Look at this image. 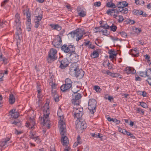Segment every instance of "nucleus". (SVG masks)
<instances>
[{
  "mask_svg": "<svg viewBox=\"0 0 151 151\" xmlns=\"http://www.w3.org/2000/svg\"><path fill=\"white\" fill-rule=\"evenodd\" d=\"M100 27L103 28L105 29H107L109 28L110 26L108 25L107 24H101V26H100Z\"/></svg>",
  "mask_w": 151,
  "mask_h": 151,
  "instance_id": "40",
  "label": "nucleus"
},
{
  "mask_svg": "<svg viewBox=\"0 0 151 151\" xmlns=\"http://www.w3.org/2000/svg\"><path fill=\"white\" fill-rule=\"evenodd\" d=\"M98 133H91L90 135L92 137H93L97 138Z\"/></svg>",
  "mask_w": 151,
  "mask_h": 151,
  "instance_id": "57",
  "label": "nucleus"
},
{
  "mask_svg": "<svg viewBox=\"0 0 151 151\" xmlns=\"http://www.w3.org/2000/svg\"><path fill=\"white\" fill-rule=\"evenodd\" d=\"M65 84L72 87V82L70 79L67 78L65 79Z\"/></svg>",
  "mask_w": 151,
  "mask_h": 151,
  "instance_id": "31",
  "label": "nucleus"
},
{
  "mask_svg": "<svg viewBox=\"0 0 151 151\" xmlns=\"http://www.w3.org/2000/svg\"><path fill=\"white\" fill-rule=\"evenodd\" d=\"M36 133L35 132L31 131L30 132V138L32 139H35L36 137L37 136L36 135Z\"/></svg>",
  "mask_w": 151,
  "mask_h": 151,
  "instance_id": "32",
  "label": "nucleus"
},
{
  "mask_svg": "<svg viewBox=\"0 0 151 151\" xmlns=\"http://www.w3.org/2000/svg\"><path fill=\"white\" fill-rule=\"evenodd\" d=\"M9 0H4L3 2H2L1 4V6H4L6 4Z\"/></svg>",
  "mask_w": 151,
  "mask_h": 151,
  "instance_id": "48",
  "label": "nucleus"
},
{
  "mask_svg": "<svg viewBox=\"0 0 151 151\" xmlns=\"http://www.w3.org/2000/svg\"><path fill=\"white\" fill-rule=\"evenodd\" d=\"M76 128L78 133H81L86 128L87 124L85 121H81L80 119H77L75 122Z\"/></svg>",
  "mask_w": 151,
  "mask_h": 151,
  "instance_id": "4",
  "label": "nucleus"
},
{
  "mask_svg": "<svg viewBox=\"0 0 151 151\" xmlns=\"http://www.w3.org/2000/svg\"><path fill=\"white\" fill-rule=\"evenodd\" d=\"M0 61H2L5 64H6L7 63V59L4 57H3Z\"/></svg>",
  "mask_w": 151,
  "mask_h": 151,
  "instance_id": "51",
  "label": "nucleus"
},
{
  "mask_svg": "<svg viewBox=\"0 0 151 151\" xmlns=\"http://www.w3.org/2000/svg\"><path fill=\"white\" fill-rule=\"evenodd\" d=\"M126 134L128 136H130L131 138H132L133 139L135 138V137L134 136L133 134L130 133L129 132H127Z\"/></svg>",
  "mask_w": 151,
  "mask_h": 151,
  "instance_id": "53",
  "label": "nucleus"
},
{
  "mask_svg": "<svg viewBox=\"0 0 151 151\" xmlns=\"http://www.w3.org/2000/svg\"><path fill=\"white\" fill-rule=\"evenodd\" d=\"M20 18L19 14L18 13H16L15 16V20L14 23V26L15 27H21Z\"/></svg>",
  "mask_w": 151,
  "mask_h": 151,
  "instance_id": "16",
  "label": "nucleus"
},
{
  "mask_svg": "<svg viewBox=\"0 0 151 151\" xmlns=\"http://www.w3.org/2000/svg\"><path fill=\"white\" fill-rule=\"evenodd\" d=\"M52 43L55 47L59 48L62 44V40L60 37L58 35H57L53 40Z\"/></svg>",
  "mask_w": 151,
  "mask_h": 151,
  "instance_id": "10",
  "label": "nucleus"
},
{
  "mask_svg": "<svg viewBox=\"0 0 151 151\" xmlns=\"http://www.w3.org/2000/svg\"><path fill=\"white\" fill-rule=\"evenodd\" d=\"M101 32H102L104 35L106 36L108 35L109 34V32L106 30L101 31Z\"/></svg>",
  "mask_w": 151,
  "mask_h": 151,
  "instance_id": "50",
  "label": "nucleus"
},
{
  "mask_svg": "<svg viewBox=\"0 0 151 151\" xmlns=\"http://www.w3.org/2000/svg\"><path fill=\"white\" fill-rule=\"evenodd\" d=\"M49 104L47 103H45L42 108V110L44 115L43 116H40L39 120L40 123L43 125L49 126L50 125V120L49 116L50 113V110L49 107Z\"/></svg>",
  "mask_w": 151,
  "mask_h": 151,
  "instance_id": "2",
  "label": "nucleus"
},
{
  "mask_svg": "<svg viewBox=\"0 0 151 151\" xmlns=\"http://www.w3.org/2000/svg\"><path fill=\"white\" fill-rule=\"evenodd\" d=\"M10 140L9 138H6L3 139V141L0 142V147L4 148L6 147L8 145V142Z\"/></svg>",
  "mask_w": 151,
  "mask_h": 151,
  "instance_id": "18",
  "label": "nucleus"
},
{
  "mask_svg": "<svg viewBox=\"0 0 151 151\" xmlns=\"http://www.w3.org/2000/svg\"><path fill=\"white\" fill-rule=\"evenodd\" d=\"M112 73L110 72L109 70H107L106 71H105V72H104V73L106 74L111 76H112Z\"/></svg>",
  "mask_w": 151,
  "mask_h": 151,
  "instance_id": "58",
  "label": "nucleus"
},
{
  "mask_svg": "<svg viewBox=\"0 0 151 151\" xmlns=\"http://www.w3.org/2000/svg\"><path fill=\"white\" fill-rule=\"evenodd\" d=\"M111 30L113 32H115L116 31L117 29V27L114 24H113L111 26L109 27Z\"/></svg>",
  "mask_w": 151,
  "mask_h": 151,
  "instance_id": "41",
  "label": "nucleus"
},
{
  "mask_svg": "<svg viewBox=\"0 0 151 151\" xmlns=\"http://www.w3.org/2000/svg\"><path fill=\"white\" fill-rule=\"evenodd\" d=\"M111 40H113L114 41H118L119 40V38H118L116 37H114L112 36L111 37Z\"/></svg>",
  "mask_w": 151,
  "mask_h": 151,
  "instance_id": "63",
  "label": "nucleus"
},
{
  "mask_svg": "<svg viewBox=\"0 0 151 151\" xmlns=\"http://www.w3.org/2000/svg\"><path fill=\"white\" fill-rule=\"evenodd\" d=\"M26 126L30 129L35 128V124L34 118H30L29 122L26 123Z\"/></svg>",
  "mask_w": 151,
  "mask_h": 151,
  "instance_id": "15",
  "label": "nucleus"
},
{
  "mask_svg": "<svg viewBox=\"0 0 151 151\" xmlns=\"http://www.w3.org/2000/svg\"><path fill=\"white\" fill-rule=\"evenodd\" d=\"M77 143H78L79 145L81 144L82 143V141L81 139V138L80 136L78 135L77 138Z\"/></svg>",
  "mask_w": 151,
  "mask_h": 151,
  "instance_id": "44",
  "label": "nucleus"
},
{
  "mask_svg": "<svg viewBox=\"0 0 151 151\" xmlns=\"http://www.w3.org/2000/svg\"><path fill=\"white\" fill-rule=\"evenodd\" d=\"M109 53L110 54L109 58H114V56H116V54L115 53V52L112 50H110Z\"/></svg>",
  "mask_w": 151,
  "mask_h": 151,
  "instance_id": "33",
  "label": "nucleus"
},
{
  "mask_svg": "<svg viewBox=\"0 0 151 151\" xmlns=\"http://www.w3.org/2000/svg\"><path fill=\"white\" fill-rule=\"evenodd\" d=\"M137 49L135 48L133 51H132V53H133L134 52H136V54H133V55L135 56H137L138 55V54H139L138 52L137 51Z\"/></svg>",
  "mask_w": 151,
  "mask_h": 151,
  "instance_id": "49",
  "label": "nucleus"
},
{
  "mask_svg": "<svg viewBox=\"0 0 151 151\" xmlns=\"http://www.w3.org/2000/svg\"><path fill=\"white\" fill-rule=\"evenodd\" d=\"M119 13L121 12L122 13L126 14L128 12V9L127 8H123L121 9H118Z\"/></svg>",
  "mask_w": 151,
  "mask_h": 151,
  "instance_id": "34",
  "label": "nucleus"
},
{
  "mask_svg": "<svg viewBox=\"0 0 151 151\" xmlns=\"http://www.w3.org/2000/svg\"><path fill=\"white\" fill-rule=\"evenodd\" d=\"M135 30L136 32L137 33H140L141 31V29L140 28H136Z\"/></svg>",
  "mask_w": 151,
  "mask_h": 151,
  "instance_id": "64",
  "label": "nucleus"
},
{
  "mask_svg": "<svg viewBox=\"0 0 151 151\" xmlns=\"http://www.w3.org/2000/svg\"><path fill=\"white\" fill-rule=\"evenodd\" d=\"M118 130L119 132H121L124 134H126L127 132H128L125 129H122L120 127H119Z\"/></svg>",
  "mask_w": 151,
  "mask_h": 151,
  "instance_id": "38",
  "label": "nucleus"
},
{
  "mask_svg": "<svg viewBox=\"0 0 151 151\" xmlns=\"http://www.w3.org/2000/svg\"><path fill=\"white\" fill-rule=\"evenodd\" d=\"M50 26H51L52 28H53V29H56L58 31L60 30L61 29V27L58 24L54 25L53 24H51L50 25Z\"/></svg>",
  "mask_w": 151,
  "mask_h": 151,
  "instance_id": "29",
  "label": "nucleus"
},
{
  "mask_svg": "<svg viewBox=\"0 0 151 151\" xmlns=\"http://www.w3.org/2000/svg\"><path fill=\"white\" fill-rule=\"evenodd\" d=\"M105 64H106L107 66H109L110 65V63L109 62V60H106V61H104L103 63V65H104Z\"/></svg>",
  "mask_w": 151,
  "mask_h": 151,
  "instance_id": "62",
  "label": "nucleus"
},
{
  "mask_svg": "<svg viewBox=\"0 0 151 151\" xmlns=\"http://www.w3.org/2000/svg\"><path fill=\"white\" fill-rule=\"evenodd\" d=\"M99 56V54L96 51H95L92 54L91 57L93 58L98 57Z\"/></svg>",
  "mask_w": 151,
  "mask_h": 151,
  "instance_id": "39",
  "label": "nucleus"
},
{
  "mask_svg": "<svg viewBox=\"0 0 151 151\" xmlns=\"http://www.w3.org/2000/svg\"><path fill=\"white\" fill-rule=\"evenodd\" d=\"M96 100L94 99H90L89 101L88 108L92 114H94L96 111Z\"/></svg>",
  "mask_w": 151,
  "mask_h": 151,
  "instance_id": "8",
  "label": "nucleus"
},
{
  "mask_svg": "<svg viewBox=\"0 0 151 151\" xmlns=\"http://www.w3.org/2000/svg\"><path fill=\"white\" fill-rule=\"evenodd\" d=\"M79 16L84 17L86 14V11L85 9L83 7L78 6L77 9Z\"/></svg>",
  "mask_w": 151,
  "mask_h": 151,
  "instance_id": "13",
  "label": "nucleus"
},
{
  "mask_svg": "<svg viewBox=\"0 0 151 151\" xmlns=\"http://www.w3.org/2000/svg\"><path fill=\"white\" fill-rule=\"evenodd\" d=\"M73 75L72 76H75L76 78L79 79H81L83 77L84 74V72L82 70L78 69L76 71Z\"/></svg>",
  "mask_w": 151,
  "mask_h": 151,
  "instance_id": "12",
  "label": "nucleus"
},
{
  "mask_svg": "<svg viewBox=\"0 0 151 151\" xmlns=\"http://www.w3.org/2000/svg\"><path fill=\"white\" fill-rule=\"evenodd\" d=\"M140 106L146 108L147 107V106L146 104L144 102H140Z\"/></svg>",
  "mask_w": 151,
  "mask_h": 151,
  "instance_id": "45",
  "label": "nucleus"
},
{
  "mask_svg": "<svg viewBox=\"0 0 151 151\" xmlns=\"http://www.w3.org/2000/svg\"><path fill=\"white\" fill-rule=\"evenodd\" d=\"M52 95L54 99L56 102H58V101L59 99V96L57 94L56 91H55L54 92H52Z\"/></svg>",
  "mask_w": 151,
  "mask_h": 151,
  "instance_id": "28",
  "label": "nucleus"
},
{
  "mask_svg": "<svg viewBox=\"0 0 151 151\" xmlns=\"http://www.w3.org/2000/svg\"><path fill=\"white\" fill-rule=\"evenodd\" d=\"M75 47L73 45H67L66 44H64L61 47L62 50L65 53H69V56H71L75 50Z\"/></svg>",
  "mask_w": 151,
  "mask_h": 151,
  "instance_id": "5",
  "label": "nucleus"
},
{
  "mask_svg": "<svg viewBox=\"0 0 151 151\" xmlns=\"http://www.w3.org/2000/svg\"><path fill=\"white\" fill-rule=\"evenodd\" d=\"M81 88L78 86H73L71 87V90L72 92L74 94L77 93L79 91Z\"/></svg>",
  "mask_w": 151,
  "mask_h": 151,
  "instance_id": "25",
  "label": "nucleus"
},
{
  "mask_svg": "<svg viewBox=\"0 0 151 151\" xmlns=\"http://www.w3.org/2000/svg\"><path fill=\"white\" fill-rule=\"evenodd\" d=\"M50 84H51V88L52 89L55 88L56 86L55 84L53 83L52 81V82H50Z\"/></svg>",
  "mask_w": 151,
  "mask_h": 151,
  "instance_id": "59",
  "label": "nucleus"
},
{
  "mask_svg": "<svg viewBox=\"0 0 151 151\" xmlns=\"http://www.w3.org/2000/svg\"><path fill=\"white\" fill-rule=\"evenodd\" d=\"M106 6L109 7L115 8L116 7V6L113 3L108 2Z\"/></svg>",
  "mask_w": 151,
  "mask_h": 151,
  "instance_id": "35",
  "label": "nucleus"
},
{
  "mask_svg": "<svg viewBox=\"0 0 151 151\" xmlns=\"http://www.w3.org/2000/svg\"><path fill=\"white\" fill-rule=\"evenodd\" d=\"M146 74L148 78L147 80L151 79V70L150 69H148L146 70Z\"/></svg>",
  "mask_w": 151,
  "mask_h": 151,
  "instance_id": "30",
  "label": "nucleus"
},
{
  "mask_svg": "<svg viewBox=\"0 0 151 151\" xmlns=\"http://www.w3.org/2000/svg\"><path fill=\"white\" fill-rule=\"evenodd\" d=\"M76 94L75 95V98H73L72 100V103L75 104L76 101L80 99L82 97L81 94L78 93H76Z\"/></svg>",
  "mask_w": 151,
  "mask_h": 151,
  "instance_id": "24",
  "label": "nucleus"
},
{
  "mask_svg": "<svg viewBox=\"0 0 151 151\" xmlns=\"http://www.w3.org/2000/svg\"><path fill=\"white\" fill-rule=\"evenodd\" d=\"M34 139L37 143H40L41 142L40 140V139L39 137L38 136L36 137Z\"/></svg>",
  "mask_w": 151,
  "mask_h": 151,
  "instance_id": "56",
  "label": "nucleus"
},
{
  "mask_svg": "<svg viewBox=\"0 0 151 151\" xmlns=\"http://www.w3.org/2000/svg\"><path fill=\"white\" fill-rule=\"evenodd\" d=\"M78 69V64L77 63H73L71 64L69 71V73L70 75L74 74L75 71Z\"/></svg>",
  "mask_w": 151,
  "mask_h": 151,
  "instance_id": "14",
  "label": "nucleus"
},
{
  "mask_svg": "<svg viewBox=\"0 0 151 151\" xmlns=\"http://www.w3.org/2000/svg\"><path fill=\"white\" fill-rule=\"evenodd\" d=\"M32 25L31 23H27V29L28 31L31 30Z\"/></svg>",
  "mask_w": 151,
  "mask_h": 151,
  "instance_id": "42",
  "label": "nucleus"
},
{
  "mask_svg": "<svg viewBox=\"0 0 151 151\" xmlns=\"http://www.w3.org/2000/svg\"><path fill=\"white\" fill-rule=\"evenodd\" d=\"M94 89L96 91V92H100L101 89L100 88V87L98 86H95L94 87Z\"/></svg>",
  "mask_w": 151,
  "mask_h": 151,
  "instance_id": "46",
  "label": "nucleus"
},
{
  "mask_svg": "<svg viewBox=\"0 0 151 151\" xmlns=\"http://www.w3.org/2000/svg\"><path fill=\"white\" fill-rule=\"evenodd\" d=\"M15 109H12L10 110L9 113L10 114L12 117L14 118H16L19 115V113Z\"/></svg>",
  "mask_w": 151,
  "mask_h": 151,
  "instance_id": "20",
  "label": "nucleus"
},
{
  "mask_svg": "<svg viewBox=\"0 0 151 151\" xmlns=\"http://www.w3.org/2000/svg\"><path fill=\"white\" fill-rule=\"evenodd\" d=\"M115 13L119 14V11L116 9H109L106 11V13L109 15L112 16Z\"/></svg>",
  "mask_w": 151,
  "mask_h": 151,
  "instance_id": "23",
  "label": "nucleus"
},
{
  "mask_svg": "<svg viewBox=\"0 0 151 151\" xmlns=\"http://www.w3.org/2000/svg\"><path fill=\"white\" fill-rule=\"evenodd\" d=\"M128 5V4L126 1L119 2L116 6V7H117L119 9H121L127 6Z\"/></svg>",
  "mask_w": 151,
  "mask_h": 151,
  "instance_id": "19",
  "label": "nucleus"
},
{
  "mask_svg": "<svg viewBox=\"0 0 151 151\" xmlns=\"http://www.w3.org/2000/svg\"><path fill=\"white\" fill-rule=\"evenodd\" d=\"M57 63L60 64L59 67L61 69H65L68 66L69 63V61L66 58H64L61 60H58Z\"/></svg>",
  "mask_w": 151,
  "mask_h": 151,
  "instance_id": "11",
  "label": "nucleus"
},
{
  "mask_svg": "<svg viewBox=\"0 0 151 151\" xmlns=\"http://www.w3.org/2000/svg\"><path fill=\"white\" fill-rule=\"evenodd\" d=\"M57 51L53 48H51L48 53V56L47 60L49 63H51L57 59Z\"/></svg>",
  "mask_w": 151,
  "mask_h": 151,
  "instance_id": "6",
  "label": "nucleus"
},
{
  "mask_svg": "<svg viewBox=\"0 0 151 151\" xmlns=\"http://www.w3.org/2000/svg\"><path fill=\"white\" fill-rule=\"evenodd\" d=\"M133 13L137 15H140L142 13H141V11L140 10L134 9L132 11Z\"/></svg>",
  "mask_w": 151,
  "mask_h": 151,
  "instance_id": "37",
  "label": "nucleus"
},
{
  "mask_svg": "<svg viewBox=\"0 0 151 151\" xmlns=\"http://www.w3.org/2000/svg\"><path fill=\"white\" fill-rule=\"evenodd\" d=\"M125 70L128 74L132 73L134 74L136 73V71L133 68L130 67H127L125 69Z\"/></svg>",
  "mask_w": 151,
  "mask_h": 151,
  "instance_id": "22",
  "label": "nucleus"
},
{
  "mask_svg": "<svg viewBox=\"0 0 151 151\" xmlns=\"http://www.w3.org/2000/svg\"><path fill=\"white\" fill-rule=\"evenodd\" d=\"M119 19L118 20V22L121 23L124 20V19L122 16L119 15Z\"/></svg>",
  "mask_w": 151,
  "mask_h": 151,
  "instance_id": "47",
  "label": "nucleus"
},
{
  "mask_svg": "<svg viewBox=\"0 0 151 151\" xmlns=\"http://www.w3.org/2000/svg\"><path fill=\"white\" fill-rule=\"evenodd\" d=\"M88 47L89 48H91L92 49H94L95 48V47L94 45H93L91 42H90L88 46Z\"/></svg>",
  "mask_w": 151,
  "mask_h": 151,
  "instance_id": "52",
  "label": "nucleus"
},
{
  "mask_svg": "<svg viewBox=\"0 0 151 151\" xmlns=\"http://www.w3.org/2000/svg\"><path fill=\"white\" fill-rule=\"evenodd\" d=\"M128 22L129 23L131 24H134L135 23V22L134 21L131 20L130 19H128Z\"/></svg>",
  "mask_w": 151,
  "mask_h": 151,
  "instance_id": "60",
  "label": "nucleus"
},
{
  "mask_svg": "<svg viewBox=\"0 0 151 151\" xmlns=\"http://www.w3.org/2000/svg\"><path fill=\"white\" fill-rule=\"evenodd\" d=\"M121 35L122 37H126L127 36V34L124 32H120Z\"/></svg>",
  "mask_w": 151,
  "mask_h": 151,
  "instance_id": "54",
  "label": "nucleus"
},
{
  "mask_svg": "<svg viewBox=\"0 0 151 151\" xmlns=\"http://www.w3.org/2000/svg\"><path fill=\"white\" fill-rule=\"evenodd\" d=\"M15 99L14 95L12 94H10L9 100V103L11 104H13L15 102Z\"/></svg>",
  "mask_w": 151,
  "mask_h": 151,
  "instance_id": "26",
  "label": "nucleus"
},
{
  "mask_svg": "<svg viewBox=\"0 0 151 151\" xmlns=\"http://www.w3.org/2000/svg\"><path fill=\"white\" fill-rule=\"evenodd\" d=\"M73 114L75 119H80L83 115L82 108H77L76 107H74L73 109Z\"/></svg>",
  "mask_w": 151,
  "mask_h": 151,
  "instance_id": "7",
  "label": "nucleus"
},
{
  "mask_svg": "<svg viewBox=\"0 0 151 151\" xmlns=\"http://www.w3.org/2000/svg\"><path fill=\"white\" fill-rule=\"evenodd\" d=\"M135 3L137 5H142L144 4L145 2L143 0H135Z\"/></svg>",
  "mask_w": 151,
  "mask_h": 151,
  "instance_id": "36",
  "label": "nucleus"
},
{
  "mask_svg": "<svg viewBox=\"0 0 151 151\" xmlns=\"http://www.w3.org/2000/svg\"><path fill=\"white\" fill-rule=\"evenodd\" d=\"M101 3L100 1H98L95 3L94 4V5L95 6L99 7L101 5Z\"/></svg>",
  "mask_w": 151,
  "mask_h": 151,
  "instance_id": "55",
  "label": "nucleus"
},
{
  "mask_svg": "<svg viewBox=\"0 0 151 151\" xmlns=\"http://www.w3.org/2000/svg\"><path fill=\"white\" fill-rule=\"evenodd\" d=\"M91 42L90 41H86L84 42V45L85 46L88 47L90 43Z\"/></svg>",
  "mask_w": 151,
  "mask_h": 151,
  "instance_id": "61",
  "label": "nucleus"
},
{
  "mask_svg": "<svg viewBox=\"0 0 151 151\" xmlns=\"http://www.w3.org/2000/svg\"><path fill=\"white\" fill-rule=\"evenodd\" d=\"M71 87L69 85L65 84L61 86L60 89L63 92H65L69 91L70 88Z\"/></svg>",
  "mask_w": 151,
  "mask_h": 151,
  "instance_id": "21",
  "label": "nucleus"
},
{
  "mask_svg": "<svg viewBox=\"0 0 151 151\" xmlns=\"http://www.w3.org/2000/svg\"><path fill=\"white\" fill-rule=\"evenodd\" d=\"M17 32L16 33V37L17 39L21 40L22 37V32L21 27H16Z\"/></svg>",
  "mask_w": 151,
  "mask_h": 151,
  "instance_id": "17",
  "label": "nucleus"
},
{
  "mask_svg": "<svg viewBox=\"0 0 151 151\" xmlns=\"http://www.w3.org/2000/svg\"><path fill=\"white\" fill-rule=\"evenodd\" d=\"M139 76L142 77H146V70L145 72L141 71L139 73Z\"/></svg>",
  "mask_w": 151,
  "mask_h": 151,
  "instance_id": "43",
  "label": "nucleus"
},
{
  "mask_svg": "<svg viewBox=\"0 0 151 151\" xmlns=\"http://www.w3.org/2000/svg\"><path fill=\"white\" fill-rule=\"evenodd\" d=\"M24 9L23 10V13L24 15L26 14L27 17V23H31L30 19V13L29 12V9L27 6H23Z\"/></svg>",
  "mask_w": 151,
  "mask_h": 151,
  "instance_id": "9",
  "label": "nucleus"
},
{
  "mask_svg": "<svg viewBox=\"0 0 151 151\" xmlns=\"http://www.w3.org/2000/svg\"><path fill=\"white\" fill-rule=\"evenodd\" d=\"M42 14L38 15V16H36L34 17L35 22H39L41 20L42 18Z\"/></svg>",
  "mask_w": 151,
  "mask_h": 151,
  "instance_id": "27",
  "label": "nucleus"
},
{
  "mask_svg": "<svg viewBox=\"0 0 151 151\" xmlns=\"http://www.w3.org/2000/svg\"><path fill=\"white\" fill-rule=\"evenodd\" d=\"M60 120L59 121V127H60V134L62 136L61 141L62 144L64 146L67 145L68 143L69 140L67 137L65 136L66 134V128L65 122L63 121V116H59Z\"/></svg>",
  "mask_w": 151,
  "mask_h": 151,
  "instance_id": "1",
  "label": "nucleus"
},
{
  "mask_svg": "<svg viewBox=\"0 0 151 151\" xmlns=\"http://www.w3.org/2000/svg\"><path fill=\"white\" fill-rule=\"evenodd\" d=\"M72 37L75 38L77 41L82 38L83 35L85 34V30L82 28H78L70 33Z\"/></svg>",
  "mask_w": 151,
  "mask_h": 151,
  "instance_id": "3",
  "label": "nucleus"
}]
</instances>
